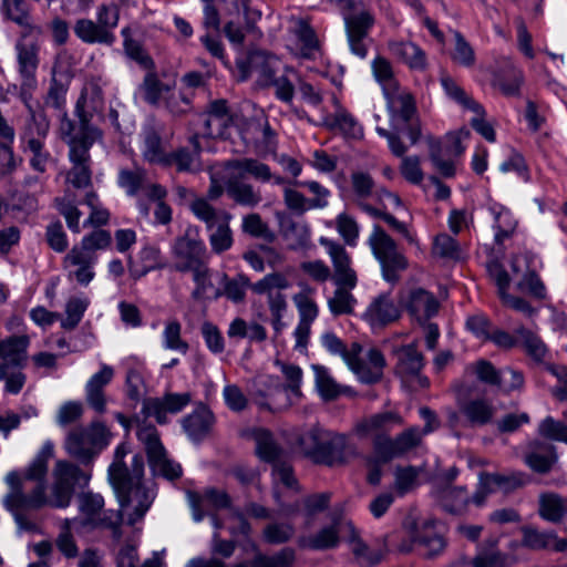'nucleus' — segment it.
Returning a JSON list of instances; mask_svg holds the SVG:
<instances>
[{
    "instance_id": "21",
    "label": "nucleus",
    "mask_w": 567,
    "mask_h": 567,
    "mask_svg": "<svg viewBox=\"0 0 567 567\" xmlns=\"http://www.w3.org/2000/svg\"><path fill=\"white\" fill-rule=\"evenodd\" d=\"M190 402L189 393H167L163 398H148L143 401L142 413L154 416L157 423H167V414L182 412Z\"/></svg>"
},
{
    "instance_id": "52",
    "label": "nucleus",
    "mask_w": 567,
    "mask_h": 567,
    "mask_svg": "<svg viewBox=\"0 0 567 567\" xmlns=\"http://www.w3.org/2000/svg\"><path fill=\"white\" fill-rule=\"evenodd\" d=\"M194 147V152L186 148H179L176 152L168 154L169 162L166 165H175L178 172L196 173L202 169L199 161V152Z\"/></svg>"
},
{
    "instance_id": "3",
    "label": "nucleus",
    "mask_w": 567,
    "mask_h": 567,
    "mask_svg": "<svg viewBox=\"0 0 567 567\" xmlns=\"http://www.w3.org/2000/svg\"><path fill=\"white\" fill-rule=\"evenodd\" d=\"M111 240L109 231L99 229L84 236L78 245H74L63 259V267L69 278L80 285H89L94 278L96 251L107 248Z\"/></svg>"
},
{
    "instance_id": "9",
    "label": "nucleus",
    "mask_w": 567,
    "mask_h": 567,
    "mask_svg": "<svg viewBox=\"0 0 567 567\" xmlns=\"http://www.w3.org/2000/svg\"><path fill=\"white\" fill-rule=\"evenodd\" d=\"M136 436L144 446L150 467L155 475L163 476L169 481L176 480L182 475L181 465L168 458L155 425L146 421L138 422Z\"/></svg>"
},
{
    "instance_id": "61",
    "label": "nucleus",
    "mask_w": 567,
    "mask_h": 567,
    "mask_svg": "<svg viewBox=\"0 0 567 567\" xmlns=\"http://www.w3.org/2000/svg\"><path fill=\"white\" fill-rule=\"evenodd\" d=\"M50 130V122L44 111L41 109L29 113V122L24 133V141L29 142L30 138L38 137L39 141H44Z\"/></svg>"
},
{
    "instance_id": "62",
    "label": "nucleus",
    "mask_w": 567,
    "mask_h": 567,
    "mask_svg": "<svg viewBox=\"0 0 567 567\" xmlns=\"http://www.w3.org/2000/svg\"><path fill=\"white\" fill-rule=\"evenodd\" d=\"M441 84L446 95L466 110L480 111V104L470 97L465 91L450 76L443 75Z\"/></svg>"
},
{
    "instance_id": "22",
    "label": "nucleus",
    "mask_w": 567,
    "mask_h": 567,
    "mask_svg": "<svg viewBox=\"0 0 567 567\" xmlns=\"http://www.w3.org/2000/svg\"><path fill=\"white\" fill-rule=\"evenodd\" d=\"M422 432L419 427H410L394 439H382L378 443V458L389 462L400 457L416 447L422 441Z\"/></svg>"
},
{
    "instance_id": "43",
    "label": "nucleus",
    "mask_w": 567,
    "mask_h": 567,
    "mask_svg": "<svg viewBox=\"0 0 567 567\" xmlns=\"http://www.w3.org/2000/svg\"><path fill=\"white\" fill-rule=\"evenodd\" d=\"M54 206L64 217L68 228L74 234H80L82 230L80 224L81 212L78 208L75 195L69 188L65 189L62 196L54 198Z\"/></svg>"
},
{
    "instance_id": "20",
    "label": "nucleus",
    "mask_w": 567,
    "mask_h": 567,
    "mask_svg": "<svg viewBox=\"0 0 567 567\" xmlns=\"http://www.w3.org/2000/svg\"><path fill=\"white\" fill-rule=\"evenodd\" d=\"M334 112L332 114L323 112L318 122L324 128L341 134L349 140H360L363 137V127L355 117L348 112L339 101L333 96Z\"/></svg>"
},
{
    "instance_id": "5",
    "label": "nucleus",
    "mask_w": 567,
    "mask_h": 567,
    "mask_svg": "<svg viewBox=\"0 0 567 567\" xmlns=\"http://www.w3.org/2000/svg\"><path fill=\"white\" fill-rule=\"evenodd\" d=\"M299 444L302 452L316 463L331 466L342 462L347 436L313 426L300 436Z\"/></svg>"
},
{
    "instance_id": "45",
    "label": "nucleus",
    "mask_w": 567,
    "mask_h": 567,
    "mask_svg": "<svg viewBox=\"0 0 567 567\" xmlns=\"http://www.w3.org/2000/svg\"><path fill=\"white\" fill-rule=\"evenodd\" d=\"M530 447L532 451L525 456V463L537 473L549 472L557 458L555 449L538 442H534Z\"/></svg>"
},
{
    "instance_id": "55",
    "label": "nucleus",
    "mask_w": 567,
    "mask_h": 567,
    "mask_svg": "<svg viewBox=\"0 0 567 567\" xmlns=\"http://www.w3.org/2000/svg\"><path fill=\"white\" fill-rule=\"evenodd\" d=\"M371 68L374 79L382 86L383 94L399 86L394 78L392 65L385 58L377 56L372 61Z\"/></svg>"
},
{
    "instance_id": "36",
    "label": "nucleus",
    "mask_w": 567,
    "mask_h": 567,
    "mask_svg": "<svg viewBox=\"0 0 567 567\" xmlns=\"http://www.w3.org/2000/svg\"><path fill=\"white\" fill-rule=\"evenodd\" d=\"M386 99V107L393 121L400 118L410 122L415 113V103L412 95L398 86L391 92L384 93Z\"/></svg>"
},
{
    "instance_id": "19",
    "label": "nucleus",
    "mask_w": 567,
    "mask_h": 567,
    "mask_svg": "<svg viewBox=\"0 0 567 567\" xmlns=\"http://www.w3.org/2000/svg\"><path fill=\"white\" fill-rule=\"evenodd\" d=\"M385 364L382 352L377 348H369L364 353L363 350L357 353L347 365L361 382L370 384L382 379Z\"/></svg>"
},
{
    "instance_id": "31",
    "label": "nucleus",
    "mask_w": 567,
    "mask_h": 567,
    "mask_svg": "<svg viewBox=\"0 0 567 567\" xmlns=\"http://www.w3.org/2000/svg\"><path fill=\"white\" fill-rule=\"evenodd\" d=\"M389 52L411 70L423 71L426 68V54L415 43L404 40H390Z\"/></svg>"
},
{
    "instance_id": "15",
    "label": "nucleus",
    "mask_w": 567,
    "mask_h": 567,
    "mask_svg": "<svg viewBox=\"0 0 567 567\" xmlns=\"http://www.w3.org/2000/svg\"><path fill=\"white\" fill-rule=\"evenodd\" d=\"M173 269L178 272H188L206 262L207 249L203 240L186 231L176 238L173 245Z\"/></svg>"
},
{
    "instance_id": "13",
    "label": "nucleus",
    "mask_w": 567,
    "mask_h": 567,
    "mask_svg": "<svg viewBox=\"0 0 567 567\" xmlns=\"http://www.w3.org/2000/svg\"><path fill=\"white\" fill-rule=\"evenodd\" d=\"M40 29H29L21 32L14 44L17 66L20 80H25L30 87L37 80V72L40 64Z\"/></svg>"
},
{
    "instance_id": "48",
    "label": "nucleus",
    "mask_w": 567,
    "mask_h": 567,
    "mask_svg": "<svg viewBox=\"0 0 567 567\" xmlns=\"http://www.w3.org/2000/svg\"><path fill=\"white\" fill-rule=\"evenodd\" d=\"M142 154L144 159L151 164L164 165L169 162L168 155L164 152L162 138L153 127H147L143 132Z\"/></svg>"
},
{
    "instance_id": "2",
    "label": "nucleus",
    "mask_w": 567,
    "mask_h": 567,
    "mask_svg": "<svg viewBox=\"0 0 567 567\" xmlns=\"http://www.w3.org/2000/svg\"><path fill=\"white\" fill-rule=\"evenodd\" d=\"M126 454L125 445L117 446L114 460L109 467V480L120 504V512L114 514V519L105 520L109 528L116 529L121 523L134 525L144 517L155 498L154 492L142 483L144 474L142 457L135 455L128 470L124 463Z\"/></svg>"
},
{
    "instance_id": "11",
    "label": "nucleus",
    "mask_w": 567,
    "mask_h": 567,
    "mask_svg": "<svg viewBox=\"0 0 567 567\" xmlns=\"http://www.w3.org/2000/svg\"><path fill=\"white\" fill-rule=\"evenodd\" d=\"M281 372L287 381V384H281L272 377H268L265 380V384L269 385L267 392H260L262 398H268V402L258 401L260 406H265L271 410H281L293 404L292 398H300L301 391V379L302 371L299 367L293 364H280Z\"/></svg>"
},
{
    "instance_id": "53",
    "label": "nucleus",
    "mask_w": 567,
    "mask_h": 567,
    "mask_svg": "<svg viewBox=\"0 0 567 567\" xmlns=\"http://www.w3.org/2000/svg\"><path fill=\"white\" fill-rule=\"evenodd\" d=\"M494 216L495 240L502 244L515 230L516 220L511 212L502 206L491 207Z\"/></svg>"
},
{
    "instance_id": "46",
    "label": "nucleus",
    "mask_w": 567,
    "mask_h": 567,
    "mask_svg": "<svg viewBox=\"0 0 567 567\" xmlns=\"http://www.w3.org/2000/svg\"><path fill=\"white\" fill-rule=\"evenodd\" d=\"M28 346L27 336L11 337L0 343V358L6 365H20L27 358Z\"/></svg>"
},
{
    "instance_id": "1",
    "label": "nucleus",
    "mask_w": 567,
    "mask_h": 567,
    "mask_svg": "<svg viewBox=\"0 0 567 567\" xmlns=\"http://www.w3.org/2000/svg\"><path fill=\"white\" fill-rule=\"evenodd\" d=\"M50 495L45 483L35 484L29 492L23 489V477L17 471L9 472L4 477L8 486L2 497V506L11 514L20 532H35L37 523L30 512L43 507L66 508L71 504L76 484L86 483L89 477L83 471L64 460L56 461L52 471Z\"/></svg>"
},
{
    "instance_id": "41",
    "label": "nucleus",
    "mask_w": 567,
    "mask_h": 567,
    "mask_svg": "<svg viewBox=\"0 0 567 567\" xmlns=\"http://www.w3.org/2000/svg\"><path fill=\"white\" fill-rule=\"evenodd\" d=\"M74 33L85 43H102L110 45L115 40V37L111 31L100 25L99 22L95 23L89 19L78 20L74 25Z\"/></svg>"
},
{
    "instance_id": "51",
    "label": "nucleus",
    "mask_w": 567,
    "mask_h": 567,
    "mask_svg": "<svg viewBox=\"0 0 567 567\" xmlns=\"http://www.w3.org/2000/svg\"><path fill=\"white\" fill-rule=\"evenodd\" d=\"M350 184L353 194V203L355 205H358L360 200H368L374 195V181L367 172H352L350 175Z\"/></svg>"
},
{
    "instance_id": "34",
    "label": "nucleus",
    "mask_w": 567,
    "mask_h": 567,
    "mask_svg": "<svg viewBox=\"0 0 567 567\" xmlns=\"http://www.w3.org/2000/svg\"><path fill=\"white\" fill-rule=\"evenodd\" d=\"M498 538H489L472 560V567H511L517 559L514 555L497 549Z\"/></svg>"
},
{
    "instance_id": "8",
    "label": "nucleus",
    "mask_w": 567,
    "mask_h": 567,
    "mask_svg": "<svg viewBox=\"0 0 567 567\" xmlns=\"http://www.w3.org/2000/svg\"><path fill=\"white\" fill-rule=\"evenodd\" d=\"M368 245L380 264L384 280L396 281L399 272L408 268V259L399 251L394 239L380 225L375 224L368 237Z\"/></svg>"
},
{
    "instance_id": "28",
    "label": "nucleus",
    "mask_w": 567,
    "mask_h": 567,
    "mask_svg": "<svg viewBox=\"0 0 567 567\" xmlns=\"http://www.w3.org/2000/svg\"><path fill=\"white\" fill-rule=\"evenodd\" d=\"M396 355L398 363L395 371L399 375L404 378L416 377L422 386L429 385V380L425 377L420 375L424 367V357L414 343H410L398 349Z\"/></svg>"
},
{
    "instance_id": "7",
    "label": "nucleus",
    "mask_w": 567,
    "mask_h": 567,
    "mask_svg": "<svg viewBox=\"0 0 567 567\" xmlns=\"http://www.w3.org/2000/svg\"><path fill=\"white\" fill-rule=\"evenodd\" d=\"M190 210L209 231V244L215 254H221L233 246V231L229 226L231 215L225 210L216 209L204 198H195Z\"/></svg>"
},
{
    "instance_id": "33",
    "label": "nucleus",
    "mask_w": 567,
    "mask_h": 567,
    "mask_svg": "<svg viewBox=\"0 0 567 567\" xmlns=\"http://www.w3.org/2000/svg\"><path fill=\"white\" fill-rule=\"evenodd\" d=\"M329 501L330 494L328 493L310 495L292 505L281 506L279 514L286 517H292L300 513L307 518V523L309 524L313 516L328 507Z\"/></svg>"
},
{
    "instance_id": "27",
    "label": "nucleus",
    "mask_w": 567,
    "mask_h": 567,
    "mask_svg": "<svg viewBox=\"0 0 567 567\" xmlns=\"http://www.w3.org/2000/svg\"><path fill=\"white\" fill-rule=\"evenodd\" d=\"M400 317V311L389 295L382 293L372 299L363 313V319L372 328H381Z\"/></svg>"
},
{
    "instance_id": "60",
    "label": "nucleus",
    "mask_w": 567,
    "mask_h": 567,
    "mask_svg": "<svg viewBox=\"0 0 567 567\" xmlns=\"http://www.w3.org/2000/svg\"><path fill=\"white\" fill-rule=\"evenodd\" d=\"M321 342L331 354L340 355L346 364H348L351 358L362 351V347L357 342L352 343L351 347L347 349L343 342L332 332L322 334Z\"/></svg>"
},
{
    "instance_id": "24",
    "label": "nucleus",
    "mask_w": 567,
    "mask_h": 567,
    "mask_svg": "<svg viewBox=\"0 0 567 567\" xmlns=\"http://www.w3.org/2000/svg\"><path fill=\"white\" fill-rule=\"evenodd\" d=\"M186 498L195 522L203 520L206 509L226 508L230 504L228 494L214 487L206 488L203 493L187 491Z\"/></svg>"
},
{
    "instance_id": "18",
    "label": "nucleus",
    "mask_w": 567,
    "mask_h": 567,
    "mask_svg": "<svg viewBox=\"0 0 567 567\" xmlns=\"http://www.w3.org/2000/svg\"><path fill=\"white\" fill-rule=\"evenodd\" d=\"M319 241L327 249L332 261L334 284L346 286L349 289L355 288L358 282L357 272L351 267V257L346 248L339 243L324 237H321Z\"/></svg>"
},
{
    "instance_id": "58",
    "label": "nucleus",
    "mask_w": 567,
    "mask_h": 567,
    "mask_svg": "<svg viewBox=\"0 0 567 567\" xmlns=\"http://www.w3.org/2000/svg\"><path fill=\"white\" fill-rule=\"evenodd\" d=\"M289 287V281L280 272H271L262 279L251 284L250 289L257 295H267V298L274 293H279Z\"/></svg>"
},
{
    "instance_id": "50",
    "label": "nucleus",
    "mask_w": 567,
    "mask_h": 567,
    "mask_svg": "<svg viewBox=\"0 0 567 567\" xmlns=\"http://www.w3.org/2000/svg\"><path fill=\"white\" fill-rule=\"evenodd\" d=\"M1 11L8 20L22 28L21 32H28L29 29H39L32 24L29 9L23 0H2Z\"/></svg>"
},
{
    "instance_id": "6",
    "label": "nucleus",
    "mask_w": 567,
    "mask_h": 567,
    "mask_svg": "<svg viewBox=\"0 0 567 567\" xmlns=\"http://www.w3.org/2000/svg\"><path fill=\"white\" fill-rule=\"evenodd\" d=\"M248 62L251 72L258 74L261 85L274 86L277 99L285 103H291L295 94V82L299 80L293 69H286L282 74L277 75L274 68L276 59L262 51L250 53Z\"/></svg>"
},
{
    "instance_id": "39",
    "label": "nucleus",
    "mask_w": 567,
    "mask_h": 567,
    "mask_svg": "<svg viewBox=\"0 0 567 567\" xmlns=\"http://www.w3.org/2000/svg\"><path fill=\"white\" fill-rule=\"evenodd\" d=\"M280 231L284 238L289 241L290 249L297 250L310 245L311 229L306 221L285 218L280 221Z\"/></svg>"
},
{
    "instance_id": "26",
    "label": "nucleus",
    "mask_w": 567,
    "mask_h": 567,
    "mask_svg": "<svg viewBox=\"0 0 567 567\" xmlns=\"http://www.w3.org/2000/svg\"><path fill=\"white\" fill-rule=\"evenodd\" d=\"M113 377L114 369L102 363L100 370L85 384L86 402L97 413H104L106 410L104 388L112 381Z\"/></svg>"
},
{
    "instance_id": "10",
    "label": "nucleus",
    "mask_w": 567,
    "mask_h": 567,
    "mask_svg": "<svg viewBox=\"0 0 567 567\" xmlns=\"http://www.w3.org/2000/svg\"><path fill=\"white\" fill-rule=\"evenodd\" d=\"M235 124V118L225 100L209 103L207 111L197 118L198 128L189 138L190 144L199 150V137L228 138Z\"/></svg>"
},
{
    "instance_id": "59",
    "label": "nucleus",
    "mask_w": 567,
    "mask_h": 567,
    "mask_svg": "<svg viewBox=\"0 0 567 567\" xmlns=\"http://www.w3.org/2000/svg\"><path fill=\"white\" fill-rule=\"evenodd\" d=\"M241 229L255 238H261L268 243H272L276 238L275 233L261 219L259 214L251 213L243 217Z\"/></svg>"
},
{
    "instance_id": "30",
    "label": "nucleus",
    "mask_w": 567,
    "mask_h": 567,
    "mask_svg": "<svg viewBox=\"0 0 567 567\" xmlns=\"http://www.w3.org/2000/svg\"><path fill=\"white\" fill-rule=\"evenodd\" d=\"M460 412L468 426L481 427L493 421L496 409L487 399L475 398L461 403Z\"/></svg>"
},
{
    "instance_id": "4",
    "label": "nucleus",
    "mask_w": 567,
    "mask_h": 567,
    "mask_svg": "<svg viewBox=\"0 0 567 567\" xmlns=\"http://www.w3.org/2000/svg\"><path fill=\"white\" fill-rule=\"evenodd\" d=\"M342 14L350 50L364 59L368 54V35L374 24V17L362 0H336Z\"/></svg>"
},
{
    "instance_id": "23",
    "label": "nucleus",
    "mask_w": 567,
    "mask_h": 567,
    "mask_svg": "<svg viewBox=\"0 0 567 567\" xmlns=\"http://www.w3.org/2000/svg\"><path fill=\"white\" fill-rule=\"evenodd\" d=\"M176 85L174 79H167L165 74L159 76L155 71H147L143 81L137 86L135 96L151 106L159 107L167 93Z\"/></svg>"
},
{
    "instance_id": "64",
    "label": "nucleus",
    "mask_w": 567,
    "mask_h": 567,
    "mask_svg": "<svg viewBox=\"0 0 567 567\" xmlns=\"http://www.w3.org/2000/svg\"><path fill=\"white\" fill-rule=\"evenodd\" d=\"M296 554L291 548H284L274 556L257 554L251 561V567H292Z\"/></svg>"
},
{
    "instance_id": "42",
    "label": "nucleus",
    "mask_w": 567,
    "mask_h": 567,
    "mask_svg": "<svg viewBox=\"0 0 567 567\" xmlns=\"http://www.w3.org/2000/svg\"><path fill=\"white\" fill-rule=\"evenodd\" d=\"M103 506L104 499L99 494L83 493L79 496V509L86 516L87 523L95 526L101 525L107 527L105 525V520L109 522L110 519H114V513H111L110 515L104 513L103 517H100V512Z\"/></svg>"
},
{
    "instance_id": "38",
    "label": "nucleus",
    "mask_w": 567,
    "mask_h": 567,
    "mask_svg": "<svg viewBox=\"0 0 567 567\" xmlns=\"http://www.w3.org/2000/svg\"><path fill=\"white\" fill-rule=\"evenodd\" d=\"M183 427L192 440L203 439L214 424V415L206 406H198L183 419Z\"/></svg>"
},
{
    "instance_id": "35",
    "label": "nucleus",
    "mask_w": 567,
    "mask_h": 567,
    "mask_svg": "<svg viewBox=\"0 0 567 567\" xmlns=\"http://www.w3.org/2000/svg\"><path fill=\"white\" fill-rule=\"evenodd\" d=\"M433 495L442 507L450 513L462 512L471 497L463 486L434 485Z\"/></svg>"
},
{
    "instance_id": "40",
    "label": "nucleus",
    "mask_w": 567,
    "mask_h": 567,
    "mask_svg": "<svg viewBox=\"0 0 567 567\" xmlns=\"http://www.w3.org/2000/svg\"><path fill=\"white\" fill-rule=\"evenodd\" d=\"M339 528L337 524H331L318 530L311 536H301L298 545L301 548L312 550H327L336 548L339 545Z\"/></svg>"
},
{
    "instance_id": "54",
    "label": "nucleus",
    "mask_w": 567,
    "mask_h": 567,
    "mask_svg": "<svg viewBox=\"0 0 567 567\" xmlns=\"http://www.w3.org/2000/svg\"><path fill=\"white\" fill-rule=\"evenodd\" d=\"M90 305L87 297H72L65 305V318L62 319L61 326L63 329L73 330L82 320L84 312Z\"/></svg>"
},
{
    "instance_id": "14",
    "label": "nucleus",
    "mask_w": 567,
    "mask_h": 567,
    "mask_svg": "<svg viewBox=\"0 0 567 567\" xmlns=\"http://www.w3.org/2000/svg\"><path fill=\"white\" fill-rule=\"evenodd\" d=\"M436 522L425 520L421 525L414 522H405L404 526L408 532L409 542H402L399 550L409 553L414 545H419L423 549V554L429 557L439 555L445 547L443 537L435 529Z\"/></svg>"
},
{
    "instance_id": "63",
    "label": "nucleus",
    "mask_w": 567,
    "mask_h": 567,
    "mask_svg": "<svg viewBox=\"0 0 567 567\" xmlns=\"http://www.w3.org/2000/svg\"><path fill=\"white\" fill-rule=\"evenodd\" d=\"M316 386L324 400H333L341 393V388L331 378L326 368L313 365Z\"/></svg>"
},
{
    "instance_id": "29",
    "label": "nucleus",
    "mask_w": 567,
    "mask_h": 567,
    "mask_svg": "<svg viewBox=\"0 0 567 567\" xmlns=\"http://www.w3.org/2000/svg\"><path fill=\"white\" fill-rule=\"evenodd\" d=\"M86 103V93L83 92L80 99L76 102L75 113L80 120V131L78 134H73L74 132V123L66 116V113L62 114L60 122V134L63 141L70 147L71 141H86L89 131L101 132L97 127L90 124V120L84 111V105Z\"/></svg>"
},
{
    "instance_id": "25",
    "label": "nucleus",
    "mask_w": 567,
    "mask_h": 567,
    "mask_svg": "<svg viewBox=\"0 0 567 567\" xmlns=\"http://www.w3.org/2000/svg\"><path fill=\"white\" fill-rule=\"evenodd\" d=\"M403 305L411 317L420 323H425L437 313L440 308L434 295L422 288L411 289L403 298Z\"/></svg>"
},
{
    "instance_id": "12",
    "label": "nucleus",
    "mask_w": 567,
    "mask_h": 567,
    "mask_svg": "<svg viewBox=\"0 0 567 567\" xmlns=\"http://www.w3.org/2000/svg\"><path fill=\"white\" fill-rule=\"evenodd\" d=\"M102 133L89 131L86 141H71L69 159L71 168L66 173V183L78 189L87 188L91 185V156L90 148L101 140Z\"/></svg>"
},
{
    "instance_id": "57",
    "label": "nucleus",
    "mask_w": 567,
    "mask_h": 567,
    "mask_svg": "<svg viewBox=\"0 0 567 567\" xmlns=\"http://www.w3.org/2000/svg\"><path fill=\"white\" fill-rule=\"evenodd\" d=\"M522 533V546L527 547L532 550H542L548 548L553 540L556 539L555 533L540 532L533 526H523Z\"/></svg>"
},
{
    "instance_id": "37",
    "label": "nucleus",
    "mask_w": 567,
    "mask_h": 567,
    "mask_svg": "<svg viewBox=\"0 0 567 567\" xmlns=\"http://www.w3.org/2000/svg\"><path fill=\"white\" fill-rule=\"evenodd\" d=\"M65 451L68 454L82 463L90 462L97 451L92 445V441L85 429L79 427L69 432L65 443Z\"/></svg>"
},
{
    "instance_id": "56",
    "label": "nucleus",
    "mask_w": 567,
    "mask_h": 567,
    "mask_svg": "<svg viewBox=\"0 0 567 567\" xmlns=\"http://www.w3.org/2000/svg\"><path fill=\"white\" fill-rule=\"evenodd\" d=\"M351 290L346 286H337L332 297L328 299V307L332 315H349L353 311L357 300Z\"/></svg>"
},
{
    "instance_id": "32",
    "label": "nucleus",
    "mask_w": 567,
    "mask_h": 567,
    "mask_svg": "<svg viewBox=\"0 0 567 567\" xmlns=\"http://www.w3.org/2000/svg\"><path fill=\"white\" fill-rule=\"evenodd\" d=\"M241 176L233 171L227 177L226 192L227 195L238 205L254 208L258 206L262 196L260 190L255 189L252 185L241 181Z\"/></svg>"
},
{
    "instance_id": "16",
    "label": "nucleus",
    "mask_w": 567,
    "mask_h": 567,
    "mask_svg": "<svg viewBox=\"0 0 567 567\" xmlns=\"http://www.w3.org/2000/svg\"><path fill=\"white\" fill-rule=\"evenodd\" d=\"M403 420L400 414L386 411L372 414L359 421L353 431L359 437H372L374 453L378 456V443L382 439H390L389 433L401 426Z\"/></svg>"
},
{
    "instance_id": "49",
    "label": "nucleus",
    "mask_w": 567,
    "mask_h": 567,
    "mask_svg": "<svg viewBox=\"0 0 567 567\" xmlns=\"http://www.w3.org/2000/svg\"><path fill=\"white\" fill-rule=\"evenodd\" d=\"M228 169H233L241 177H244L245 174H249L255 179L264 183L269 182L274 177L267 164L254 158L229 161Z\"/></svg>"
},
{
    "instance_id": "17",
    "label": "nucleus",
    "mask_w": 567,
    "mask_h": 567,
    "mask_svg": "<svg viewBox=\"0 0 567 567\" xmlns=\"http://www.w3.org/2000/svg\"><path fill=\"white\" fill-rule=\"evenodd\" d=\"M525 484L524 475L520 473L499 474L482 472L478 475L477 489L472 497V502L481 506L486 497L497 491L509 493Z\"/></svg>"
},
{
    "instance_id": "47",
    "label": "nucleus",
    "mask_w": 567,
    "mask_h": 567,
    "mask_svg": "<svg viewBox=\"0 0 567 567\" xmlns=\"http://www.w3.org/2000/svg\"><path fill=\"white\" fill-rule=\"evenodd\" d=\"M189 272H192L193 281L195 284V288L192 291L193 299L202 300L209 295H213L214 298L221 296V290L215 288L213 285L212 274L207 266V261L190 270Z\"/></svg>"
},
{
    "instance_id": "44",
    "label": "nucleus",
    "mask_w": 567,
    "mask_h": 567,
    "mask_svg": "<svg viewBox=\"0 0 567 567\" xmlns=\"http://www.w3.org/2000/svg\"><path fill=\"white\" fill-rule=\"evenodd\" d=\"M539 516L550 523H559L567 516V497L555 493H545L539 496Z\"/></svg>"
}]
</instances>
